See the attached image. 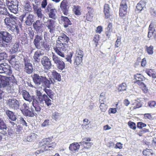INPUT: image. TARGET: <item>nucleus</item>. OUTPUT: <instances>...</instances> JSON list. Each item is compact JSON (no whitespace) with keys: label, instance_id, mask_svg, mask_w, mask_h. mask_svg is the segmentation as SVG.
I'll list each match as a JSON object with an SVG mask.
<instances>
[{"label":"nucleus","instance_id":"864d4df0","mask_svg":"<svg viewBox=\"0 0 156 156\" xmlns=\"http://www.w3.org/2000/svg\"><path fill=\"white\" fill-rule=\"evenodd\" d=\"M43 45V47L46 50H49L50 46L49 44L46 41H43L41 44V46Z\"/></svg>","mask_w":156,"mask_h":156},{"label":"nucleus","instance_id":"09e8293b","mask_svg":"<svg viewBox=\"0 0 156 156\" xmlns=\"http://www.w3.org/2000/svg\"><path fill=\"white\" fill-rule=\"evenodd\" d=\"M133 105H134L133 107V109H135L137 108H139L142 107V105L140 102L137 101H136L133 104Z\"/></svg>","mask_w":156,"mask_h":156},{"label":"nucleus","instance_id":"680f3d73","mask_svg":"<svg viewBox=\"0 0 156 156\" xmlns=\"http://www.w3.org/2000/svg\"><path fill=\"white\" fill-rule=\"evenodd\" d=\"M20 123L22 124L23 126L27 127L28 126L27 124L22 117H20Z\"/></svg>","mask_w":156,"mask_h":156},{"label":"nucleus","instance_id":"473e14b6","mask_svg":"<svg viewBox=\"0 0 156 156\" xmlns=\"http://www.w3.org/2000/svg\"><path fill=\"white\" fill-rule=\"evenodd\" d=\"M145 51L149 55H152L154 53V47L152 45L148 46L146 45L145 47Z\"/></svg>","mask_w":156,"mask_h":156},{"label":"nucleus","instance_id":"3c124183","mask_svg":"<svg viewBox=\"0 0 156 156\" xmlns=\"http://www.w3.org/2000/svg\"><path fill=\"white\" fill-rule=\"evenodd\" d=\"M128 125L130 127V128L131 129H132L134 130L136 129V124L135 123L133 122L129 121L128 122Z\"/></svg>","mask_w":156,"mask_h":156},{"label":"nucleus","instance_id":"58836bf2","mask_svg":"<svg viewBox=\"0 0 156 156\" xmlns=\"http://www.w3.org/2000/svg\"><path fill=\"white\" fill-rule=\"evenodd\" d=\"M136 81H144L145 79L144 77L140 74H137L134 76Z\"/></svg>","mask_w":156,"mask_h":156},{"label":"nucleus","instance_id":"2f4dec72","mask_svg":"<svg viewBox=\"0 0 156 156\" xmlns=\"http://www.w3.org/2000/svg\"><path fill=\"white\" fill-rule=\"evenodd\" d=\"M8 12L7 9L5 7V5L4 4H0V14L3 15H7Z\"/></svg>","mask_w":156,"mask_h":156},{"label":"nucleus","instance_id":"c03bdc74","mask_svg":"<svg viewBox=\"0 0 156 156\" xmlns=\"http://www.w3.org/2000/svg\"><path fill=\"white\" fill-rule=\"evenodd\" d=\"M51 117L55 120L57 121L60 118V114L58 112H55L52 114Z\"/></svg>","mask_w":156,"mask_h":156},{"label":"nucleus","instance_id":"4c0bfd02","mask_svg":"<svg viewBox=\"0 0 156 156\" xmlns=\"http://www.w3.org/2000/svg\"><path fill=\"white\" fill-rule=\"evenodd\" d=\"M16 56L13 55L10 56V59L9 60V63L12 65V66H16V59L15 58Z\"/></svg>","mask_w":156,"mask_h":156},{"label":"nucleus","instance_id":"052dcab7","mask_svg":"<svg viewBox=\"0 0 156 156\" xmlns=\"http://www.w3.org/2000/svg\"><path fill=\"white\" fill-rule=\"evenodd\" d=\"M121 41V38L118 37H117V39L115 43V48H117L120 45Z\"/></svg>","mask_w":156,"mask_h":156},{"label":"nucleus","instance_id":"dca6fc26","mask_svg":"<svg viewBox=\"0 0 156 156\" xmlns=\"http://www.w3.org/2000/svg\"><path fill=\"white\" fill-rule=\"evenodd\" d=\"M54 21L52 19L48 20L46 23V25L48 29L49 30V32L51 33H53L55 29Z\"/></svg>","mask_w":156,"mask_h":156},{"label":"nucleus","instance_id":"774afa93","mask_svg":"<svg viewBox=\"0 0 156 156\" xmlns=\"http://www.w3.org/2000/svg\"><path fill=\"white\" fill-rule=\"evenodd\" d=\"M147 63L146 59L144 58L142 59L141 62V66L142 67H144L146 66Z\"/></svg>","mask_w":156,"mask_h":156},{"label":"nucleus","instance_id":"5701e85b","mask_svg":"<svg viewBox=\"0 0 156 156\" xmlns=\"http://www.w3.org/2000/svg\"><path fill=\"white\" fill-rule=\"evenodd\" d=\"M33 26L37 31H41L43 27V25L40 21V20H37L33 23Z\"/></svg>","mask_w":156,"mask_h":156},{"label":"nucleus","instance_id":"a878e982","mask_svg":"<svg viewBox=\"0 0 156 156\" xmlns=\"http://www.w3.org/2000/svg\"><path fill=\"white\" fill-rule=\"evenodd\" d=\"M127 8L120 7L119 9V16L122 18L126 17L127 13Z\"/></svg>","mask_w":156,"mask_h":156},{"label":"nucleus","instance_id":"f704fd0d","mask_svg":"<svg viewBox=\"0 0 156 156\" xmlns=\"http://www.w3.org/2000/svg\"><path fill=\"white\" fill-rule=\"evenodd\" d=\"M44 90L47 94V95L50 98L53 99V98H54V93L51 90L45 88L44 89Z\"/></svg>","mask_w":156,"mask_h":156},{"label":"nucleus","instance_id":"603ef678","mask_svg":"<svg viewBox=\"0 0 156 156\" xmlns=\"http://www.w3.org/2000/svg\"><path fill=\"white\" fill-rule=\"evenodd\" d=\"M32 98H33L32 104L33 106L39 105V102L37 100L38 98H37L35 96H33Z\"/></svg>","mask_w":156,"mask_h":156},{"label":"nucleus","instance_id":"e433bc0d","mask_svg":"<svg viewBox=\"0 0 156 156\" xmlns=\"http://www.w3.org/2000/svg\"><path fill=\"white\" fill-rule=\"evenodd\" d=\"M73 11L74 14L76 15H80L81 14V12L80 10V7L79 6L74 5Z\"/></svg>","mask_w":156,"mask_h":156},{"label":"nucleus","instance_id":"2eb2a0df","mask_svg":"<svg viewBox=\"0 0 156 156\" xmlns=\"http://www.w3.org/2000/svg\"><path fill=\"white\" fill-rule=\"evenodd\" d=\"M87 9L88 12L86 14V19L87 21H91L94 16V10L93 8L90 7H87Z\"/></svg>","mask_w":156,"mask_h":156},{"label":"nucleus","instance_id":"79ce46f5","mask_svg":"<svg viewBox=\"0 0 156 156\" xmlns=\"http://www.w3.org/2000/svg\"><path fill=\"white\" fill-rule=\"evenodd\" d=\"M36 13L37 14L38 19H40V20L43 18V15L42 13V10L40 8L37 9Z\"/></svg>","mask_w":156,"mask_h":156},{"label":"nucleus","instance_id":"39448f33","mask_svg":"<svg viewBox=\"0 0 156 156\" xmlns=\"http://www.w3.org/2000/svg\"><path fill=\"white\" fill-rule=\"evenodd\" d=\"M91 138L90 137H85L83 138L82 140L79 142L82 148L81 151L82 152H84L85 150L88 149L91 147L93 143L90 142L91 141Z\"/></svg>","mask_w":156,"mask_h":156},{"label":"nucleus","instance_id":"f257e3e1","mask_svg":"<svg viewBox=\"0 0 156 156\" xmlns=\"http://www.w3.org/2000/svg\"><path fill=\"white\" fill-rule=\"evenodd\" d=\"M69 40V37L64 33L58 37L56 45L53 47L55 51L58 55L62 58L65 57L64 52L68 47V43Z\"/></svg>","mask_w":156,"mask_h":156},{"label":"nucleus","instance_id":"0eeeda50","mask_svg":"<svg viewBox=\"0 0 156 156\" xmlns=\"http://www.w3.org/2000/svg\"><path fill=\"white\" fill-rule=\"evenodd\" d=\"M7 105L11 109L17 110L20 108L19 101L16 99H9L6 101Z\"/></svg>","mask_w":156,"mask_h":156},{"label":"nucleus","instance_id":"9d476101","mask_svg":"<svg viewBox=\"0 0 156 156\" xmlns=\"http://www.w3.org/2000/svg\"><path fill=\"white\" fill-rule=\"evenodd\" d=\"M23 60L26 72L29 74L31 73L33 71V67L32 64L30 62V59L28 56H24Z\"/></svg>","mask_w":156,"mask_h":156},{"label":"nucleus","instance_id":"37998d69","mask_svg":"<svg viewBox=\"0 0 156 156\" xmlns=\"http://www.w3.org/2000/svg\"><path fill=\"white\" fill-rule=\"evenodd\" d=\"M7 128L6 125L3 119L0 118V129L1 130L5 129L6 130Z\"/></svg>","mask_w":156,"mask_h":156},{"label":"nucleus","instance_id":"bb28decb","mask_svg":"<svg viewBox=\"0 0 156 156\" xmlns=\"http://www.w3.org/2000/svg\"><path fill=\"white\" fill-rule=\"evenodd\" d=\"M100 103L99 108L101 111L102 112H105L107 109L108 106L107 105L104 103V100L99 99Z\"/></svg>","mask_w":156,"mask_h":156},{"label":"nucleus","instance_id":"e2e57ef3","mask_svg":"<svg viewBox=\"0 0 156 156\" xmlns=\"http://www.w3.org/2000/svg\"><path fill=\"white\" fill-rule=\"evenodd\" d=\"M137 126L138 128L141 129L144 127H146V124L142 122H139L137 123Z\"/></svg>","mask_w":156,"mask_h":156},{"label":"nucleus","instance_id":"4d7b16f0","mask_svg":"<svg viewBox=\"0 0 156 156\" xmlns=\"http://www.w3.org/2000/svg\"><path fill=\"white\" fill-rule=\"evenodd\" d=\"M129 0H122L120 4V7L127 8V3Z\"/></svg>","mask_w":156,"mask_h":156},{"label":"nucleus","instance_id":"6e6552de","mask_svg":"<svg viewBox=\"0 0 156 156\" xmlns=\"http://www.w3.org/2000/svg\"><path fill=\"white\" fill-rule=\"evenodd\" d=\"M52 58L58 69L62 70L65 68V64L64 62L61 60L58 56L53 55Z\"/></svg>","mask_w":156,"mask_h":156},{"label":"nucleus","instance_id":"ea45409f","mask_svg":"<svg viewBox=\"0 0 156 156\" xmlns=\"http://www.w3.org/2000/svg\"><path fill=\"white\" fill-rule=\"evenodd\" d=\"M83 58L80 57L78 56H75L74 59V64L76 66L80 65L82 62Z\"/></svg>","mask_w":156,"mask_h":156},{"label":"nucleus","instance_id":"c9c22d12","mask_svg":"<svg viewBox=\"0 0 156 156\" xmlns=\"http://www.w3.org/2000/svg\"><path fill=\"white\" fill-rule=\"evenodd\" d=\"M127 86L125 83H122L119 84L118 87V90L119 91H123L126 90Z\"/></svg>","mask_w":156,"mask_h":156},{"label":"nucleus","instance_id":"9b49d317","mask_svg":"<svg viewBox=\"0 0 156 156\" xmlns=\"http://www.w3.org/2000/svg\"><path fill=\"white\" fill-rule=\"evenodd\" d=\"M41 63L44 69L48 70L51 67V61L47 56H44L42 58Z\"/></svg>","mask_w":156,"mask_h":156},{"label":"nucleus","instance_id":"7c9ffc66","mask_svg":"<svg viewBox=\"0 0 156 156\" xmlns=\"http://www.w3.org/2000/svg\"><path fill=\"white\" fill-rule=\"evenodd\" d=\"M51 74L53 77L56 80L58 81H61V76L60 73H58L55 70H53L51 72Z\"/></svg>","mask_w":156,"mask_h":156},{"label":"nucleus","instance_id":"f8f14e48","mask_svg":"<svg viewBox=\"0 0 156 156\" xmlns=\"http://www.w3.org/2000/svg\"><path fill=\"white\" fill-rule=\"evenodd\" d=\"M43 40V37L42 35H36L35 38L34 40L33 43L35 47L38 49L41 48L42 41Z\"/></svg>","mask_w":156,"mask_h":156},{"label":"nucleus","instance_id":"aec40b11","mask_svg":"<svg viewBox=\"0 0 156 156\" xmlns=\"http://www.w3.org/2000/svg\"><path fill=\"white\" fill-rule=\"evenodd\" d=\"M60 19L65 28L68 27L72 25V23L68 17L64 16H61Z\"/></svg>","mask_w":156,"mask_h":156},{"label":"nucleus","instance_id":"c756f323","mask_svg":"<svg viewBox=\"0 0 156 156\" xmlns=\"http://www.w3.org/2000/svg\"><path fill=\"white\" fill-rule=\"evenodd\" d=\"M8 9L10 11L14 13H17L18 12V6L17 5H7Z\"/></svg>","mask_w":156,"mask_h":156},{"label":"nucleus","instance_id":"f3484780","mask_svg":"<svg viewBox=\"0 0 156 156\" xmlns=\"http://www.w3.org/2000/svg\"><path fill=\"white\" fill-rule=\"evenodd\" d=\"M9 79L5 76L0 75V83L5 87L9 84Z\"/></svg>","mask_w":156,"mask_h":156},{"label":"nucleus","instance_id":"423d86ee","mask_svg":"<svg viewBox=\"0 0 156 156\" xmlns=\"http://www.w3.org/2000/svg\"><path fill=\"white\" fill-rule=\"evenodd\" d=\"M52 137L43 139L39 144V147L43 152L47 151L46 147H48L50 143L52 141Z\"/></svg>","mask_w":156,"mask_h":156},{"label":"nucleus","instance_id":"6ab92c4d","mask_svg":"<svg viewBox=\"0 0 156 156\" xmlns=\"http://www.w3.org/2000/svg\"><path fill=\"white\" fill-rule=\"evenodd\" d=\"M22 95L24 99L29 102H31L32 100V96H31L29 93L26 90H23L21 92Z\"/></svg>","mask_w":156,"mask_h":156},{"label":"nucleus","instance_id":"de8ad7c7","mask_svg":"<svg viewBox=\"0 0 156 156\" xmlns=\"http://www.w3.org/2000/svg\"><path fill=\"white\" fill-rule=\"evenodd\" d=\"M36 139V134L34 133H33L29 136H28L27 138V141L31 142L33 141Z\"/></svg>","mask_w":156,"mask_h":156},{"label":"nucleus","instance_id":"69168bd1","mask_svg":"<svg viewBox=\"0 0 156 156\" xmlns=\"http://www.w3.org/2000/svg\"><path fill=\"white\" fill-rule=\"evenodd\" d=\"M50 121L49 119H46L41 124V126L42 127H45L49 125Z\"/></svg>","mask_w":156,"mask_h":156},{"label":"nucleus","instance_id":"6e6d98bb","mask_svg":"<svg viewBox=\"0 0 156 156\" xmlns=\"http://www.w3.org/2000/svg\"><path fill=\"white\" fill-rule=\"evenodd\" d=\"M148 105L151 108H154L156 105V102L154 101H150L148 102Z\"/></svg>","mask_w":156,"mask_h":156},{"label":"nucleus","instance_id":"393cba45","mask_svg":"<svg viewBox=\"0 0 156 156\" xmlns=\"http://www.w3.org/2000/svg\"><path fill=\"white\" fill-rule=\"evenodd\" d=\"M146 2L145 1L141 0L138 3L136 7V11L139 12H140L143 8L145 6Z\"/></svg>","mask_w":156,"mask_h":156},{"label":"nucleus","instance_id":"5fc2aeb1","mask_svg":"<svg viewBox=\"0 0 156 156\" xmlns=\"http://www.w3.org/2000/svg\"><path fill=\"white\" fill-rule=\"evenodd\" d=\"M154 71V70L153 69L147 68L145 70V72L150 77Z\"/></svg>","mask_w":156,"mask_h":156},{"label":"nucleus","instance_id":"bf43d9fd","mask_svg":"<svg viewBox=\"0 0 156 156\" xmlns=\"http://www.w3.org/2000/svg\"><path fill=\"white\" fill-rule=\"evenodd\" d=\"M75 56H78L80 57L83 58V51L79 49L76 50Z\"/></svg>","mask_w":156,"mask_h":156},{"label":"nucleus","instance_id":"a19ab883","mask_svg":"<svg viewBox=\"0 0 156 156\" xmlns=\"http://www.w3.org/2000/svg\"><path fill=\"white\" fill-rule=\"evenodd\" d=\"M74 54V52L73 51L70 52L69 53L66 55V59L67 62H69L70 63L72 62V58Z\"/></svg>","mask_w":156,"mask_h":156},{"label":"nucleus","instance_id":"a211bd4d","mask_svg":"<svg viewBox=\"0 0 156 156\" xmlns=\"http://www.w3.org/2000/svg\"><path fill=\"white\" fill-rule=\"evenodd\" d=\"M110 9L109 5L108 4H105L104 6L103 12L106 19L109 18L111 16Z\"/></svg>","mask_w":156,"mask_h":156},{"label":"nucleus","instance_id":"7ed1b4c3","mask_svg":"<svg viewBox=\"0 0 156 156\" xmlns=\"http://www.w3.org/2000/svg\"><path fill=\"white\" fill-rule=\"evenodd\" d=\"M33 81L35 84L39 86L41 85L47 88H50L51 84L53 83L52 81H50L45 76H40L37 73H34L31 75Z\"/></svg>","mask_w":156,"mask_h":156},{"label":"nucleus","instance_id":"c85d7f7f","mask_svg":"<svg viewBox=\"0 0 156 156\" xmlns=\"http://www.w3.org/2000/svg\"><path fill=\"white\" fill-rule=\"evenodd\" d=\"M57 12L56 9L55 8L50 9L48 13L49 17L50 18L55 19L56 17V14Z\"/></svg>","mask_w":156,"mask_h":156},{"label":"nucleus","instance_id":"b1692460","mask_svg":"<svg viewBox=\"0 0 156 156\" xmlns=\"http://www.w3.org/2000/svg\"><path fill=\"white\" fill-rule=\"evenodd\" d=\"M34 21V15L32 14H29L27 17L25 23L27 25L30 26L31 25L32 23Z\"/></svg>","mask_w":156,"mask_h":156},{"label":"nucleus","instance_id":"72a5a7b5","mask_svg":"<svg viewBox=\"0 0 156 156\" xmlns=\"http://www.w3.org/2000/svg\"><path fill=\"white\" fill-rule=\"evenodd\" d=\"M41 55L42 54L40 51H37L35 52L33 56L34 60L36 62H39L40 59V57Z\"/></svg>","mask_w":156,"mask_h":156},{"label":"nucleus","instance_id":"8fccbe9b","mask_svg":"<svg viewBox=\"0 0 156 156\" xmlns=\"http://www.w3.org/2000/svg\"><path fill=\"white\" fill-rule=\"evenodd\" d=\"M56 146V143L55 142H51L50 143V144L48 147H46L47 148H48L47 151L48 150H52Z\"/></svg>","mask_w":156,"mask_h":156},{"label":"nucleus","instance_id":"13d9d810","mask_svg":"<svg viewBox=\"0 0 156 156\" xmlns=\"http://www.w3.org/2000/svg\"><path fill=\"white\" fill-rule=\"evenodd\" d=\"M99 37L100 36L98 34H96L94 37V41L95 42L96 47H97L98 44V41L99 40Z\"/></svg>","mask_w":156,"mask_h":156},{"label":"nucleus","instance_id":"4be33fe9","mask_svg":"<svg viewBox=\"0 0 156 156\" xmlns=\"http://www.w3.org/2000/svg\"><path fill=\"white\" fill-rule=\"evenodd\" d=\"M34 110H30L29 108L25 109L22 110V112L23 115L29 117H33L35 114L34 112Z\"/></svg>","mask_w":156,"mask_h":156},{"label":"nucleus","instance_id":"20e7f679","mask_svg":"<svg viewBox=\"0 0 156 156\" xmlns=\"http://www.w3.org/2000/svg\"><path fill=\"white\" fill-rule=\"evenodd\" d=\"M12 36L8 32L0 30V46L5 47L11 42Z\"/></svg>","mask_w":156,"mask_h":156},{"label":"nucleus","instance_id":"4468645a","mask_svg":"<svg viewBox=\"0 0 156 156\" xmlns=\"http://www.w3.org/2000/svg\"><path fill=\"white\" fill-rule=\"evenodd\" d=\"M68 3L66 0L62 1L60 5V7L63 14L66 16L68 14L69 6L68 5Z\"/></svg>","mask_w":156,"mask_h":156},{"label":"nucleus","instance_id":"f03ea898","mask_svg":"<svg viewBox=\"0 0 156 156\" xmlns=\"http://www.w3.org/2000/svg\"><path fill=\"white\" fill-rule=\"evenodd\" d=\"M17 17L9 14V17H6L4 20L5 24L7 28L17 34L20 32L18 26L16 23V20H17Z\"/></svg>","mask_w":156,"mask_h":156},{"label":"nucleus","instance_id":"1a4fd4ad","mask_svg":"<svg viewBox=\"0 0 156 156\" xmlns=\"http://www.w3.org/2000/svg\"><path fill=\"white\" fill-rule=\"evenodd\" d=\"M12 73L10 69V66L6 63L1 64L0 65V73H5L7 75L10 76Z\"/></svg>","mask_w":156,"mask_h":156},{"label":"nucleus","instance_id":"cd10ccee","mask_svg":"<svg viewBox=\"0 0 156 156\" xmlns=\"http://www.w3.org/2000/svg\"><path fill=\"white\" fill-rule=\"evenodd\" d=\"M6 114L10 119L12 121L16 120V116L12 112L9 110H7L6 112Z\"/></svg>","mask_w":156,"mask_h":156},{"label":"nucleus","instance_id":"412c9836","mask_svg":"<svg viewBox=\"0 0 156 156\" xmlns=\"http://www.w3.org/2000/svg\"><path fill=\"white\" fill-rule=\"evenodd\" d=\"M80 145L78 142H74L70 144L69 150L73 152L78 151L80 148Z\"/></svg>","mask_w":156,"mask_h":156},{"label":"nucleus","instance_id":"0e129e2a","mask_svg":"<svg viewBox=\"0 0 156 156\" xmlns=\"http://www.w3.org/2000/svg\"><path fill=\"white\" fill-rule=\"evenodd\" d=\"M47 0H43L41 2V7L42 9H45L47 5Z\"/></svg>","mask_w":156,"mask_h":156},{"label":"nucleus","instance_id":"a18cd8bd","mask_svg":"<svg viewBox=\"0 0 156 156\" xmlns=\"http://www.w3.org/2000/svg\"><path fill=\"white\" fill-rule=\"evenodd\" d=\"M24 8L25 10L30 12L32 10V8L30 5V3L29 2H27L25 3L24 5Z\"/></svg>","mask_w":156,"mask_h":156},{"label":"nucleus","instance_id":"ddd939ff","mask_svg":"<svg viewBox=\"0 0 156 156\" xmlns=\"http://www.w3.org/2000/svg\"><path fill=\"white\" fill-rule=\"evenodd\" d=\"M39 101L41 102L44 101L45 105L48 107L51 106L52 104L51 100L45 94H44L42 96H40Z\"/></svg>","mask_w":156,"mask_h":156},{"label":"nucleus","instance_id":"338daca9","mask_svg":"<svg viewBox=\"0 0 156 156\" xmlns=\"http://www.w3.org/2000/svg\"><path fill=\"white\" fill-rule=\"evenodd\" d=\"M144 115V118L146 119L151 120L152 119V117L150 113H145Z\"/></svg>","mask_w":156,"mask_h":156},{"label":"nucleus","instance_id":"49530a36","mask_svg":"<svg viewBox=\"0 0 156 156\" xmlns=\"http://www.w3.org/2000/svg\"><path fill=\"white\" fill-rule=\"evenodd\" d=\"M19 46V42H16L13 45V46L12 48V52L13 53H15L18 50V48Z\"/></svg>","mask_w":156,"mask_h":156}]
</instances>
